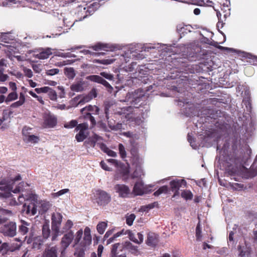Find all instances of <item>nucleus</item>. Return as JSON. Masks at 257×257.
<instances>
[{
  "mask_svg": "<svg viewBox=\"0 0 257 257\" xmlns=\"http://www.w3.org/2000/svg\"><path fill=\"white\" fill-rule=\"evenodd\" d=\"M21 180V177L20 175L0 179V198H10L12 195L11 193V191L13 189L12 185L16 181Z\"/></svg>",
  "mask_w": 257,
  "mask_h": 257,
  "instance_id": "obj_1",
  "label": "nucleus"
},
{
  "mask_svg": "<svg viewBox=\"0 0 257 257\" xmlns=\"http://www.w3.org/2000/svg\"><path fill=\"white\" fill-rule=\"evenodd\" d=\"M107 161L116 168V173L114 176L115 180H118L120 177L124 181L128 179L130 173L128 164H123L120 161L113 159H107Z\"/></svg>",
  "mask_w": 257,
  "mask_h": 257,
  "instance_id": "obj_2",
  "label": "nucleus"
},
{
  "mask_svg": "<svg viewBox=\"0 0 257 257\" xmlns=\"http://www.w3.org/2000/svg\"><path fill=\"white\" fill-rule=\"evenodd\" d=\"M62 218L63 216L59 212H54L51 215L52 240H56L59 235L62 234L60 227Z\"/></svg>",
  "mask_w": 257,
  "mask_h": 257,
  "instance_id": "obj_3",
  "label": "nucleus"
},
{
  "mask_svg": "<svg viewBox=\"0 0 257 257\" xmlns=\"http://www.w3.org/2000/svg\"><path fill=\"white\" fill-rule=\"evenodd\" d=\"M88 125L84 122L78 124L75 128V131L78 132L75 135V139L78 142H83L88 136Z\"/></svg>",
  "mask_w": 257,
  "mask_h": 257,
  "instance_id": "obj_4",
  "label": "nucleus"
},
{
  "mask_svg": "<svg viewBox=\"0 0 257 257\" xmlns=\"http://www.w3.org/2000/svg\"><path fill=\"white\" fill-rule=\"evenodd\" d=\"M94 200L98 205L105 206L110 201L111 196L104 191L97 190L94 194Z\"/></svg>",
  "mask_w": 257,
  "mask_h": 257,
  "instance_id": "obj_5",
  "label": "nucleus"
},
{
  "mask_svg": "<svg viewBox=\"0 0 257 257\" xmlns=\"http://www.w3.org/2000/svg\"><path fill=\"white\" fill-rule=\"evenodd\" d=\"M178 105L182 107V113L187 117H190L193 112V104L191 98H183L179 99Z\"/></svg>",
  "mask_w": 257,
  "mask_h": 257,
  "instance_id": "obj_6",
  "label": "nucleus"
},
{
  "mask_svg": "<svg viewBox=\"0 0 257 257\" xmlns=\"http://www.w3.org/2000/svg\"><path fill=\"white\" fill-rule=\"evenodd\" d=\"M33 199H31V203L28 205H26V204H24L23 205V210L26 212V213L30 216L35 215L37 212V200L38 197L36 195H32Z\"/></svg>",
  "mask_w": 257,
  "mask_h": 257,
  "instance_id": "obj_7",
  "label": "nucleus"
},
{
  "mask_svg": "<svg viewBox=\"0 0 257 257\" xmlns=\"http://www.w3.org/2000/svg\"><path fill=\"white\" fill-rule=\"evenodd\" d=\"M114 189L120 197L127 198L132 196V192L129 187L124 184H116Z\"/></svg>",
  "mask_w": 257,
  "mask_h": 257,
  "instance_id": "obj_8",
  "label": "nucleus"
},
{
  "mask_svg": "<svg viewBox=\"0 0 257 257\" xmlns=\"http://www.w3.org/2000/svg\"><path fill=\"white\" fill-rule=\"evenodd\" d=\"M147 192V186L145 185L142 180L137 181L132 192V196H141Z\"/></svg>",
  "mask_w": 257,
  "mask_h": 257,
  "instance_id": "obj_9",
  "label": "nucleus"
},
{
  "mask_svg": "<svg viewBox=\"0 0 257 257\" xmlns=\"http://www.w3.org/2000/svg\"><path fill=\"white\" fill-rule=\"evenodd\" d=\"M57 123L56 117L50 113H46L43 116V126L45 128H53Z\"/></svg>",
  "mask_w": 257,
  "mask_h": 257,
  "instance_id": "obj_10",
  "label": "nucleus"
},
{
  "mask_svg": "<svg viewBox=\"0 0 257 257\" xmlns=\"http://www.w3.org/2000/svg\"><path fill=\"white\" fill-rule=\"evenodd\" d=\"M119 232L121 235L127 234L129 239L135 243L140 244L143 242L144 235L141 232H138L137 233L138 237V239H137L136 238L135 234L131 230L122 229Z\"/></svg>",
  "mask_w": 257,
  "mask_h": 257,
  "instance_id": "obj_11",
  "label": "nucleus"
},
{
  "mask_svg": "<svg viewBox=\"0 0 257 257\" xmlns=\"http://www.w3.org/2000/svg\"><path fill=\"white\" fill-rule=\"evenodd\" d=\"M16 223L11 222L3 226L1 229V231L5 236L13 237L16 234Z\"/></svg>",
  "mask_w": 257,
  "mask_h": 257,
  "instance_id": "obj_12",
  "label": "nucleus"
},
{
  "mask_svg": "<svg viewBox=\"0 0 257 257\" xmlns=\"http://www.w3.org/2000/svg\"><path fill=\"white\" fill-rule=\"evenodd\" d=\"M186 182L184 179H174L170 182L171 189L174 192V196L179 194V190L180 188H184L186 186Z\"/></svg>",
  "mask_w": 257,
  "mask_h": 257,
  "instance_id": "obj_13",
  "label": "nucleus"
},
{
  "mask_svg": "<svg viewBox=\"0 0 257 257\" xmlns=\"http://www.w3.org/2000/svg\"><path fill=\"white\" fill-rule=\"evenodd\" d=\"M92 48L95 51L104 50L105 51H114L121 49V46L118 45H111L108 44L97 43L92 46Z\"/></svg>",
  "mask_w": 257,
  "mask_h": 257,
  "instance_id": "obj_14",
  "label": "nucleus"
},
{
  "mask_svg": "<svg viewBox=\"0 0 257 257\" xmlns=\"http://www.w3.org/2000/svg\"><path fill=\"white\" fill-rule=\"evenodd\" d=\"M74 238V234L72 231H70L65 233L62 237L61 241L62 247L63 248L61 253H64L65 249L69 246Z\"/></svg>",
  "mask_w": 257,
  "mask_h": 257,
  "instance_id": "obj_15",
  "label": "nucleus"
},
{
  "mask_svg": "<svg viewBox=\"0 0 257 257\" xmlns=\"http://www.w3.org/2000/svg\"><path fill=\"white\" fill-rule=\"evenodd\" d=\"M92 241V237L91 235V230L89 227H86L84 231V237L83 240L81 242L80 244L83 247V251L84 252L87 247L90 245Z\"/></svg>",
  "mask_w": 257,
  "mask_h": 257,
  "instance_id": "obj_16",
  "label": "nucleus"
},
{
  "mask_svg": "<svg viewBox=\"0 0 257 257\" xmlns=\"http://www.w3.org/2000/svg\"><path fill=\"white\" fill-rule=\"evenodd\" d=\"M207 54V52L205 50L202 49L201 46L194 41V58H195L198 60L204 59V56Z\"/></svg>",
  "mask_w": 257,
  "mask_h": 257,
  "instance_id": "obj_17",
  "label": "nucleus"
},
{
  "mask_svg": "<svg viewBox=\"0 0 257 257\" xmlns=\"http://www.w3.org/2000/svg\"><path fill=\"white\" fill-rule=\"evenodd\" d=\"M119 250L122 251L123 249H126L130 252L132 254L134 255H138L139 254V250L138 247L134 245L130 241H125L123 243H120Z\"/></svg>",
  "mask_w": 257,
  "mask_h": 257,
  "instance_id": "obj_18",
  "label": "nucleus"
},
{
  "mask_svg": "<svg viewBox=\"0 0 257 257\" xmlns=\"http://www.w3.org/2000/svg\"><path fill=\"white\" fill-rule=\"evenodd\" d=\"M0 45H2L3 47V50L5 51V52L7 54V56L10 58L11 60H13V56L16 53H17L19 51L18 48L16 46H12L11 45H4L0 44ZM0 48H2V47L0 46Z\"/></svg>",
  "mask_w": 257,
  "mask_h": 257,
  "instance_id": "obj_19",
  "label": "nucleus"
},
{
  "mask_svg": "<svg viewBox=\"0 0 257 257\" xmlns=\"http://www.w3.org/2000/svg\"><path fill=\"white\" fill-rule=\"evenodd\" d=\"M52 54L51 48L42 49L38 53L35 54V57L40 59H45L48 58Z\"/></svg>",
  "mask_w": 257,
  "mask_h": 257,
  "instance_id": "obj_20",
  "label": "nucleus"
},
{
  "mask_svg": "<svg viewBox=\"0 0 257 257\" xmlns=\"http://www.w3.org/2000/svg\"><path fill=\"white\" fill-rule=\"evenodd\" d=\"M36 203L38 204L39 207V212L44 213L46 212L52 206V204L46 200H41Z\"/></svg>",
  "mask_w": 257,
  "mask_h": 257,
  "instance_id": "obj_21",
  "label": "nucleus"
},
{
  "mask_svg": "<svg viewBox=\"0 0 257 257\" xmlns=\"http://www.w3.org/2000/svg\"><path fill=\"white\" fill-rule=\"evenodd\" d=\"M42 257H57V247L56 246L45 249Z\"/></svg>",
  "mask_w": 257,
  "mask_h": 257,
  "instance_id": "obj_22",
  "label": "nucleus"
},
{
  "mask_svg": "<svg viewBox=\"0 0 257 257\" xmlns=\"http://www.w3.org/2000/svg\"><path fill=\"white\" fill-rule=\"evenodd\" d=\"M242 57L246 59V61L251 65H257V56L253 55L251 53L243 52Z\"/></svg>",
  "mask_w": 257,
  "mask_h": 257,
  "instance_id": "obj_23",
  "label": "nucleus"
},
{
  "mask_svg": "<svg viewBox=\"0 0 257 257\" xmlns=\"http://www.w3.org/2000/svg\"><path fill=\"white\" fill-rule=\"evenodd\" d=\"M157 235L153 232H149L148 234L146 243L148 245L154 246L157 242Z\"/></svg>",
  "mask_w": 257,
  "mask_h": 257,
  "instance_id": "obj_24",
  "label": "nucleus"
},
{
  "mask_svg": "<svg viewBox=\"0 0 257 257\" xmlns=\"http://www.w3.org/2000/svg\"><path fill=\"white\" fill-rule=\"evenodd\" d=\"M26 101V97L25 94L21 92L19 95V100L16 102L13 103L10 107L11 108H18L23 105Z\"/></svg>",
  "mask_w": 257,
  "mask_h": 257,
  "instance_id": "obj_25",
  "label": "nucleus"
},
{
  "mask_svg": "<svg viewBox=\"0 0 257 257\" xmlns=\"http://www.w3.org/2000/svg\"><path fill=\"white\" fill-rule=\"evenodd\" d=\"M75 99L77 101V105H83L90 101L91 100V97L88 94H87L85 95H79L75 97Z\"/></svg>",
  "mask_w": 257,
  "mask_h": 257,
  "instance_id": "obj_26",
  "label": "nucleus"
},
{
  "mask_svg": "<svg viewBox=\"0 0 257 257\" xmlns=\"http://www.w3.org/2000/svg\"><path fill=\"white\" fill-rule=\"evenodd\" d=\"M83 84L84 83L81 81L75 82L71 85L70 89L75 92L82 91L84 90Z\"/></svg>",
  "mask_w": 257,
  "mask_h": 257,
  "instance_id": "obj_27",
  "label": "nucleus"
},
{
  "mask_svg": "<svg viewBox=\"0 0 257 257\" xmlns=\"http://www.w3.org/2000/svg\"><path fill=\"white\" fill-rule=\"evenodd\" d=\"M120 243H117L113 245L111 251V257H126L125 254H120L118 255L117 249L119 250Z\"/></svg>",
  "mask_w": 257,
  "mask_h": 257,
  "instance_id": "obj_28",
  "label": "nucleus"
},
{
  "mask_svg": "<svg viewBox=\"0 0 257 257\" xmlns=\"http://www.w3.org/2000/svg\"><path fill=\"white\" fill-rule=\"evenodd\" d=\"M24 141L26 143L36 144L37 143L39 140V137L33 134H31L26 138H24Z\"/></svg>",
  "mask_w": 257,
  "mask_h": 257,
  "instance_id": "obj_29",
  "label": "nucleus"
},
{
  "mask_svg": "<svg viewBox=\"0 0 257 257\" xmlns=\"http://www.w3.org/2000/svg\"><path fill=\"white\" fill-rule=\"evenodd\" d=\"M100 148L101 150L108 156L112 157H116L117 156L116 153L107 148L105 145L103 144H101Z\"/></svg>",
  "mask_w": 257,
  "mask_h": 257,
  "instance_id": "obj_30",
  "label": "nucleus"
},
{
  "mask_svg": "<svg viewBox=\"0 0 257 257\" xmlns=\"http://www.w3.org/2000/svg\"><path fill=\"white\" fill-rule=\"evenodd\" d=\"M136 110H134V108L132 106L124 108L123 113L125 114V117L128 120L132 119V121H133L135 118L134 117H133L132 116H130V115L132 112H135L138 110L137 108H136Z\"/></svg>",
  "mask_w": 257,
  "mask_h": 257,
  "instance_id": "obj_31",
  "label": "nucleus"
},
{
  "mask_svg": "<svg viewBox=\"0 0 257 257\" xmlns=\"http://www.w3.org/2000/svg\"><path fill=\"white\" fill-rule=\"evenodd\" d=\"M85 110H87L89 112H92L94 114H98L99 111L98 107L95 105H89L81 109V111L82 112Z\"/></svg>",
  "mask_w": 257,
  "mask_h": 257,
  "instance_id": "obj_32",
  "label": "nucleus"
},
{
  "mask_svg": "<svg viewBox=\"0 0 257 257\" xmlns=\"http://www.w3.org/2000/svg\"><path fill=\"white\" fill-rule=\"evenodd\" d=\"M73 226V222L70 219H68L63 224L61 232L63 234L68 231Z\"/></svg>",
  "mask_w": 257,
  "mask_h": 257,
  "instance_id": "obj_33",
  "label": "nucleus"
},
{
  "mask_svg": "<svg viewBox=\"0 0 257 257\" xmlns=\"http://www.w3.org/2000/svg\"><path fill=\"white\" fill-rule=\"evenodd\" d=\"M107 226V221H101L97 225L96 229L99 234H102L104 232Z\"/></svg>",
  "mask_w": 257,
  "mask_h": 257,
  "instance_id": "obj_34",
  "label": "nucleus"
},
{
  "mask_svg": "<svg viewBox=\"0 0 257 257\" xmlns=\"http://www.w3.org/2000/svg\"><path fill=\"white\" fill-rule=\"evenodd\" d=\"M144 175V172L141 166H137L135 171L132 175L133 178H140Z\"/></svg>",
  "mask_w": 257,
  "mask_h": 257,
  "instance_id": "obj_35",
  "label": "nucleus"
},
{
  "mask_svg": "<svg viewBox=\"0 0 257 257\" xmlns=\"http://www.w3.org/2000/svg\"><path fill=\"white\" fill-rule=\"evenodd\" d=\"M64 74L70 79H73L76 75L74 69L71 67L65 68L64 69Z\"/></svg>",
  "mask_w": 257,
  "mask_h": 257,
  "instance_id": "obj_36",
  "label": "nucleus"
},
{
  "mask_svg": "<svg viewBox=\"0 0 257 257\" xmlns=\"http://www.w3.org/2000/svg\"><path fill=\"white\" fill-rule=\"evenodd\" d=\"M29 224L25 221H21V225L19 226V232L23 235H25L28 231V226Z\"/></svg>",
  "mask_w": 257,
  "mask_h": 257,
  "instance_id": "obj_37",
  "label": "nucleus"
},
{
  "mask_svg": "<svg viewBox=\"0 0 257 257\" xmlns=\"http://www.w3.org/2000/svg\"><path fill=\"white\" fill-rule=\"evenodd\" d=\"M13 40V36L9 33H3L0 35V42L9 43V41Z\"/></svg>",
  "mask_w": 257,
  "mask_h": 257,
  "instance_id": "obj_38",
  "label": "nucleus"
},
{
  "mask_svg": "<svg viewBox=\"0 0 257 257\" xmlns=\"http://www.w3.org/2000/svg\"><path fill=\"white\" fill-rule=\"evenodd\" d=\"M18 95L17 91H12L10 93L7 97H6L5 102L8 103L9 102L13 101L18 98Z\"/></svg>",
  "mask_w": 257,
  "mask_h": 257,
  "instance_id": "obj_39",
  "label": "nucleus"
},
{
  "mask_svg": "<svg viewBox=\"0 0 257 257\" xmlns=\"http://www.w3.org/2000/svg\"><path fill=\"white\" fill-rule=\"evenodd\" d=\"M192 27L191 25H185L183 27L178 28V30L179 31V33L180 34L184 35L185 34H187L188 33H190L192 31Z\"/></svg>",
  "mask_w": 257,
  "mask_h": 257,
  "instance_id": "obj_40",
  "label": "nucleus"
},
{
  "mask_svg": "<svg viewBox=\"0 0 257 257\" xmlns=\"http://www.w3.org/2000/svg\"><path fill=\"white\" fill-rule=\"evenodd\" d=\"M33 194H30V195H21L19 196L18 198V202L19 205L22 204L26 200H31L33 199L32 195Z\"/></svg>",
  "mask_w": 257,
  "mask_h": 257,
  "instance_id": "obj_41",
  "label": "nucleus"
},
{
  "mask_svg": "<svg viewBox=\"0 0 257 257\" xmlns=\"http://www.w3.org/2000/svg\"><path fill=\"white\" fill-rule=\"evenodd\" d=\"M33 128L30 127L24 126L22 130L23 139H24V138H26L31 134H33Z\"/></svg>",
  "mask_w": 257,
  "mask_h": 257,
  "instance_id": "obj_42",
  "label": "nucleus"
},
{
  "mask_svg": "<svg viewBox=\"0 0 257 257\" xmlns=\"http://www.w3.org/2000/svg\"><path fill=\"white\" fill-rule=\"evenodd\" d=\"M42 233L44 238H47L50 234L49 225L48 223L43 225L42 228Z\"/></svg>",
  "mask_w": 257,
  "mask_h": 257,
  "instance_id": "obj_43",
  "label": "nucleus"
},
{
  "mask_svg": "<svg viewBox=\"0 0 257 257\" xmlns=\"http://www.w3.org/2000/svg\"><path fill=\"white\" fill-rule=\"evenodd\" d=\"M169 190V188L167 186H163L161 187L158 190L155 191L154 193V195L156 196H159L161 194L167 193Z\"/></svg>",
  "mask_w": 257,
  "mask_h": 257,
  "instance_id": "obj_44",
  "label": "nucleus"
},
{
  "mask_svg": "<svg viewBox=\"0 0 257 257\" xmlns=\"http://www.w3.org/2000/svg\"><path fill=\"white\" fill-rule=\"evenodd\" d=\"M78 121L76 120H71V121L65 122L64 124V127L66 128L70 129L76 127L78 125Z\"/></svg>",
  "mask_w": 257,
  "mask_h": 257,
  "instance_id": "obj_45",
  "label": "nucleus"
},
{
  "mask_svg": "<svg viewBox=\"0 0 257 257\" xmlns=\"http://www.w3.org/2000/svg\"><path fill=\"white\" fill-rule=\"evenodd\" d=\"M69 191V190L68 189H63L57 192L52 193L51 197L54 198H57L60 196H62V195H64L68 193Z\"/></svg>",
  "mask_w": 257,
  "mask_h": 257,
  "instance_id": "obj_46",
  "label": "nucleus"
},
{
  "mask_svg": "<svg viewBox=\"0 0 257 257\" xmlns=\"http://www.w3.org/2000/svg\"><path fill=\"white\" fill-rule=\"evenodd\" d=\"M118 151L120 157L122 159L125 158L126 157V153L122 144H119L118 145Z\"/></svg>",
  "mask_w": 257,
  "mask_h": 257,
  "instance_id": "obj_47",
  "label": "nucleus"
},
{
  "mask_svg": "<svg viewBox=\"0 0 257 257\" xmlns=\"http://www.w3.org/2000/svg\"><path fill=\"white\" fill-rule=\"evenodd\" d=\"M125 218L126 223L128 225L131 226L133 224V222L136 218V216L134 214H131L126 215Z\"/></svg>",
  "mask_w": 257,
  "mask_h": 257,
  "instance_id": "obj_48",
  "label": "nucleus"
},
{
  "mask_svg": "<svg viewBox=\"0 0 257 257\" xmlns=\"http://www.w3.org/2000/svg\"><path fill=\"white\" fill-rule=\"evenodd\" d=\"M83 234V230L82 229L78 230L76 233L75 238L74 239L75 244H77L78 243L82 238Z\"/></svg>",
  "mask_w": 257,
  "mask_h": 257,
  "instance_id": "obj_49",
  "label": "nucleus"
},
{
  "mask_svg": "<svg viewBox=\"0 0 257 257\" xmlns=\"http://www.w3.org/2000/svg\"><path fill=\"white\" fill-rule=\"evenodd\" d=\"M196 237L197 240L200 241L201 240V228L200 223H198L196 228Z\"/></svg>",
  "mask_w": 257,
  "mask_h": 257,
  "instance_id": "obj_50",
  "label": "nucleus"
},
{
  "mask_svg": "<svg viewBox=\"0 0 257 257\" xmlns=\"http://www.w3.org/2000/svg\"><path fill=\"white\" fill-rule=\"evenodd\" d=\"M9 246L7 243H4L0 246V252L4 255L7 253L9 250Z\"/></svg>",
  "mask_w": 257,
  "mask_h": 257,
  "instance_id": "obj_51",
  "label": "nucleus"
},
{
  "mask_svg": "<svg viewBox=\"0 0 257 257\" xmlns=\"http://www.w3.org/2000/svg\"><path fill=\"white\" fill-rule=\"evenodd\" d=\"M114 60H115L113 59H105L102 60H96L95 61L100 64L108 65L112 64Z\"/></svg>",
  "mask_w": 257,
  "mask_h": 257,
  "instance_id": "obj_52",
  "label": "nucleus"
},
{
  "mask_svg": "<svg viewBox=\"0 0 257 257\" xmlns=\"http://www.w3.org/2000/svg\"><path fill=\"white\" fill-rule=\"evenodd\" d=\"M18 2L16 0H4L2 2V6L4 7H11L14 4H17Z\"/></svg>",
  "mask_w": 257,
  "mask_h": 257,
  "instance_id": "obj_53",
  "label": "nucleus"
},
{
  "mask_svg": "<svg viewBox=\"0 0 257 257\" xmlns=\"http://www.w3.org/2000/svg\"><path fill=\"white\" fill-rule=\"evenodd\" d=\"M181 196L186 200L191 199L192 197V193L189 190H184L182 192Z\"/></svg>",
  "mask_w": 257,
  "mask_h": 257,
  "instance_id": "obj_54",
  "label": "nucleus"
},
{
  "mask_svg": "<svg viewBox=\"0 0 257 257\" xmlns=\"http://www.w3.org/2000/svg\"><path fill=\"white\" fill-rule=\"evenodd\" d=\"M47 92L51 100H56L57 99V93L55 90L50 88V89Z\"/></svg>",
  "mask_w": 257,
  "mask_h": 257,
  "instance_id": "obj_55",
  "label": "nucleus"
},
{
  "mask_svg": "<svg viewBox=\"0 0 257 257\" xmlns=\"http://www.w3.org/2000/svg\"><path fill=\"white\" fill-rule=\"evenodd\" d=\"M22 70L25 74V75L28 78H31L32 77L33 74L32 71L29 68H27L26 67H23Z\"/></svg>",
  "mask_w": 257,
  "mask_h": 257,
  "instance_id": "obj_56",
  "label": "nucleus"
},
{
  "mask_svg": "<svg viewBox=\"0 0 257 257\" xmlns=\"http://www.w3.org/2000/svg\"><path fill=\"white\" fill-rule=\"evenodd\" d=\"M50 89V88L47 86L41 87V88H36L35 89V91L38 94L41 93H47Z\"/></svg>",
  "mask_w": 257,
  "mask_h": 257,
  "instance_id": "obj_57",
  "label": "nucleus"
},
{
  "mask_svg": "<svg viewBox=\"0 0 257 257\" xmlns=\"http://www.w3.org/2000/svg\"><path fill=\"white\" fill-rule=\"evenodd\" d=\"M99 7V4L97 2L93 3L89 7L88 11L90 13L94 12L95 10H97Z\"/></svg>",
  "mask_w": 257,
  "mask_h": 257,
  "instance_id": "obj_58",
  "label": "nucleus"
},
{
  "mask_svg": "<svg viewBox=\"0 0 257 257\" xmlns=\"http://www.w3.org/2000/svg\"><path fill=\"white\" fill-rule=\"evenodd\" d=\"M194 33L196 35H200V36H202V41H201L202 42H203L204 43H205V44H209V43H210L209 39L207 38H206V37H204L203 36V35L201 33V32L199 30H197V31L194 32Z\"/></svg>",
  "mask_w": 257,
  "mask_h": 257,
  "instance_id": "obj_59",
  "label": "nucleus"
},
{
  "mask_svg": "<svg viewBox=\"0 0 257 257\" xmlns=\"http://www.w3.org/2000/svg\"><path fill=\"white\" fill-rule=\"evenodd\" d=\"M90 80L92 81L100 83L102 78L98 75H91L89 76Z\"/></svg>",
  "mask_w": 257,
  "mask_h": 257,
  "instance_id": "obj_60",
  "label": "nucleus"
},
{
  "mask_svg": "<svg viewBox=\"0 0 257 257\" xmlns=\"http://www.w3.org/2000/svg\"><path fill=\"white\" fill-rule=\"evenodd\" d=\"M108 125H109V127L112 130L117 131V130H120L122 128L121 123H117L116 125H111L109 121H108Z\"/></svg>",
  "mask_w": 257,
  "mask_h": 257,
  "instance_id": "obj_61",
  "label": "nucleus"
},
{
  "mask_svg": "<svg viewBox=\"0 0 257 257\" xmlns=\"http://www.w3.org/2000/svg\"><path fill=\"white\" fill-rule=\"evenodd\" d=\"M244 72L246 75H251L253 72V69L251 66L246 67L244 69Z\"/></svg>",
  "mask_w": 257,
  "mask_h": 257,
  "instance_id": "obj_62",
  "label": "nucleus"
},
{
  "mask_svg": "<svg viewBox=\"0 0 257 257\" xmlns=\"http://www.w3.org/2000/svg\"><path fill=\"white\" fill-rule=\"evenodd\" d=\"M59 70L58 69L55 68V69H52L47 70L46 72V74L48 75L52 76V75L58 74L59 73Z\"/></svg>",
  "mask_w": 257,
  "mask_h": 257,
  "instance_id": "obj_63",
  "label": "nucleus"
},
{
  "mask_svg": "<svg viewBox=\"0 0 257 257\" xmlns=\"http://www.w3.org/2000/svg\"><path fill=\"white\" fill-rule=\"evenodd\" d=\"M100 75L109 80H112L113 78L112 74L105 72H101Z\"/></svg>",
  "mask_w": 257,
  "mask_h": 257,
  "instance_id": "obj_64",
  "label": "nucleus"
}]
</instances>
